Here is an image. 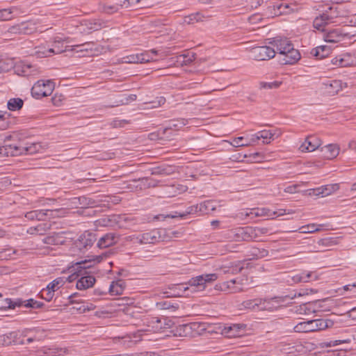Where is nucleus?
<instances>
[{
	"label": "nucleus",
	"instance_id": "24",
	"mask_svg": "<svg viewBox=\"0 0 356 356\" xmlns=\"http://www.w3.org/2000/svg\"><path fill=\"white\" fill-rule=\"evenodd\" d=\"M281 300L277 297H274L270 299H264L263 302L261 300L259 305L261 309L268 311H274L277 309L280 306Z\"/></svg>",
	"mask_w": 356,
	"mask_h": 356
},
{
	"label": "nucleus",
	"instance_id": "49",
	"mask_svg": "<svg viewBox=\"0 0 356 356\" xmlns=\"http://www.w3.org/2000/svg\"><path fill=\"white\" fill-rule=\"evenodd\" d=\"M44 306V304L42 302L34 300L33 298H30L25 300L24 307L26 308L31 309H40Z\"/></svg>",
	"mask_w": 356,
	"mask_h": 356
},
{
	"label": "nucleus",
	"instance_id": "33",
	"mask_svg": "<svg viewBox=\"0 0 356 356\" xmlns=\"http://www.w3.org/2000/svg\"><path fill=\"white\" fill-rule=\"evenodd\" d=\"M206 17L200 12L192 13L184 17L183 23L187 24H193L196 22H203Z\"/></svg>",
	"mask_w": 356,
	"mask_h": 356
},
{
	"label": "nucleus",
	"instance_id": "7",
	"mask_svg": "<svg viewBox=\"0 0 356 356\" xmlns=\"http://www.w3.org/2000/svg\"><path fill=\"white\" fill-rule=\"evenodd\" d=\"M217 279L218 275L216 273L202 274L192 277L188 283L191 286L197 287L198 291H203Z\"/></svg>",
	"mask_w": 356,
	"mask_h": 356
},
{
	"label": "nucleus",
	"instance_id": "36",
	"mask_svg": "<svg viewBox=\"0 0 356 356\" xmlns=\"http://www.w3.org/2000/svg\"><path fill=\"white\" fill-rule=\"evenodd\" d=\"M243 269V265L241 261L232 263L229 266L222 268L224 274H237Z\"/></svg>",
	"mask_w": 356,
	"mask_h": 356
},
{
	"label": "nucleus",
	"instance_id": "44",
	"mask_svg": "<svg viewBox=\"0 0 356 356\" xmlns=\"http://www.w3.org/2000/svg\"><path fill=\"white\" fill-rule=\"evenodd\" d=\"M157 55V51L152 49L149 52L140 54V63H146L154 60V56Z\"/></svg>",
	"mask_w": 356,
	"mask_h": 356
},
{
	"label": "nucleus",
	"instance_id": "30",
	"mask_svg": "<svg viewBox=\"0 0 356 356\" xmlns=\"http://www.w3.org/2000/svg\"><path fill=\"white\" fill-rule=\"evenodd\" d=\"M94 47V42H85L83 44L71 46L70 51H75L76 53H90L91 55H92Z\"/></svg>",
	"mask_w": 356,
	"mask_h": 356
},
{
	"label": "nucleus",
	"instance_id": "4",
	"mask_svg": "<svg viewBox=\"0 0 356 356\" xmlns=\"http://www.w3.org/2000/svg\"><path fill=\"white\" fill-rule=\"evenodd\" d=\"M99 223L106 227L127 229L136 223V219L126 214L111 215L99 220Z\"/></svg>",
	"mask_w": 356,
	"mask_h": 356
},
{
	"label": "nucleus",
	"instance_id": "46",
	"mask_svg": "<svg viewBox=\"0 0 356 356\" xmlns=\"http://www.w3.org/2000/svg\"><path fill=\"white\" fill-rule=\"evenodd\" d=\"M65 283V281L63 277H57L53 281H51L50 283L48 284L47 286L48 288V290L53 291L54 292L56 291L60 287H61Z\"/></svg>",
	"mask_w": 356,
	"mask_h": 356
},
{
	"label": "nucleus",
	"instance_id": "38",
	"mask_svg": "<svg viewBox=\"0 0 356 356\" xmlns=\"http://www.w3.org/2000/svg\"><path fill=\"white\" fill-rule=\"evenodd\" d=\"M24 105V101L19 97L11 98L8 101L7 107L11 111L20 110Z\"/></svg>",
	"mask_w": 356,
	"mask_h": 356
},
{
	"label": "nucleus",
	"instance_id": "18",
	"mask_svg": "<svg viewBox=\"0 0 356 356\" xmlns=\"http://www.w3.org/2000/svg\"><path fill=\"white\" fill-rule=\"evenodd\" d=\"M119 240V235L109 232L102 236L97 242L99 248H106L115 245Z\"/></svg>",
	"mask_w": 356,
	"mask_h": 356
},
{
	"label": "nucleus",
	"instance_id": "23",
	"mask_svg": "<svg viewBox=\"0 0 356 356\" xmlns=\"http://www.w3.org/2000/svg\"><path fill=\"white\" fill-rule=\"evenodd\" d=\"M324 90L329 95H334L342 90L341 83L339 80H330L323 83Z\"/></svg>",
	"mask_w": 356,
	"mask_h": 356
},
{
	"label": "nucleus",
	"instance_id": "42",
	"mask_svg": "<svg viewBox=\"0 0 356 356\" xmlns=\"http://www.w3.org/2000/svg\"><path fill=\"white\" fill-rule=\"evenodd\" d=\"M18 10L17 7L13 6L9 8H4L0 10V21H7L11 19L13 16V14Z\"/></svg>",
	"mask_w": 356,
	"mask_h": 356
},
{
	"label": "nucleus",
	"instance_id": "15",
	"mask_svg": "<svg viewBox=\"0 0 356 356\" xmlns=\"http://www.w3.org/2000/svg\"><path fill=\"white\" fill-rule=\"evenodd\" d=\"M339 189V184H330L310 190L309 195L325 197Z\"/></svg>",
	"mask_w": 356,
	"mask_h": 356
},
{
	"label": "nucleus",
	"instance_id": "32",
	"mask_svg": "<svg viewBox=\"0 0 356 356\" xmlns=\"http://www.w3.org/2000/svg\"><path fill=\"white\" fill-rule=\"evenodd\" d=\"M99 10L100 12L105 14L112 15L118 13L120 10V7L118 2L113 5H110L105 2H101L99 4Z\"/></svg>",
	"mask_w": 356,
	"mask_h": 356
},
{
	"label": "nucleus",
	"instance_id": "26",
	"mask_svg": "<svg viewBox=\"0 0 356 356\" xmlns=\"http://www.w3.org/2000/svg\"><path fill=\"white\" fill-rule=\"evenodd\" d=\"M126 287L125 282L123 280L113 281L108 287V292L112 296L121 295Z\"/></svg>",
	"mask_w": 356,
	"mask_h": 356
},
{
	"label": "nucleus",
	"instance_id": "60",
	"mask_svg": "<svg viewBox=\"0 0 356 356\" xmlns=\"http://www.w3.org/2000/svg\"><path fill=\"white\" fill-rule=\"evenodd\" d=\"M352 339L350 338H348L346 339H337L334 341H330L329 342L325 343L326 346L327 347H332V346H337L341 344H348L351 342Z\"/></svg>",
	"mask_w": 356,
	"mask_h": 356
},
{
	"label": "nucleus",
	"instance_id": "63",
	"mask_svg": "<svg viewBox=\"0 0 356 356\" xmlns=\"http://www.w3.org/2000/svg\"><path fill=\"white\" fill-rule=\"evenodd\" d=\"M325 26V22H323L320 15L316 17L313 22V26L317 30L324 31L323 26Z\"/></svg>",
	"mask_w": 356,
	"mask_h": 356
},
{
	"label": "nucleus",
	"instance_id": "8",
	"mask_svg": "<svg viewBox=\"0 0 356 356\" xmlns=\"http://www.w3.org/2000/svg\"><path fill=\"white\" fill-rule=\"evenodd\" d=\"M251 56L256 60H268L275 56L276 51L274 48L268 46H259L252 48L250 51Z\"/></svg>",
	"mask_w": 356,
	"mask_h": 356
},
{
	"label": "nucleus",
	"instance_id": "28",
	"mask_svg": "<svg viewBox=\"0 0 356 356\" xmlns=\"http://www.w3.org/2000/svg\"><path fill=\"white\" fill-rule=\"evenodd\" d=\"M23 333L24 337H28L29 335L33 336V337L37 341L42 340L46 337L45 330L40 327H33L26 329L23 332Z\"/></svg>",
	"mask_w": 356,
	"mask_h": 356
},
{
	"label": "nucleus",
	"instance_id": "17",
	"mask_svg": "<svg viewBox=\"0 0 356 356\" xmlns=\"http://www.w3.org/2000/svg\"><path fill=\"white\" fill-rule=\"evenodd\" d=\"M71 46L64 45L63 41L61 40H55L52 47L49 48L46 51L42 53L43 57H47L51 54H58L65 51H70Z\"/></svg>",
	"mask_w": 356,
	"mask_h": 356
},
{
	"label": "nucleus",
	"instance_id": "20",
	"mask_svg": "<svg viewBox=\"0 0 356 356\" xmlns=\"http://www.w3.org/2000/svg\"><path fill=\"white\" fill-rule=\"evenodd\" d=\"M65 232H53L44 238L43 241L44 243L51 245H59L65 243Z\"/></svg>",
	"mask_w": 356,
	"mask_h": 356
},
{
	"label": "nucleus",
	"instance_id": "57",
	"mask_svg": "<svg viewBox=\"0 0 356 356\" xmlns=\"http://www.w3.org/2000/svg\"><path fill=\"white\" fill-rule=\"evenodd\" d=\"M40 295L42 298L44 299L46 301L49 302L54 298V292L53 291L48 290V288L47 286L46 289H43L40 292Z\"/></svg>",
	"mask_w": 356,
	"mask_h": 356
},
{
	"label": "nucleus",
	"instance_id": "19",
	"mask_svg": "<svg viewBox=\"0 0 356 356\" xmlns=\"http://www.w3.org/2000/svg\"><path fill=\"white\" fill-rule=\"evenodd\" d=\"M285 213V210L283 209H279L277 211H272L270 209L268 208L253 209L250 212V214L254 215V216H267L271 218L283 216Z\"/></svg>",
	"mask_w": 356,
	"mask_h": 356
},
{
	"label": "nucleus",
	"instance_id": "10",
	"mask_svg": "<svg viewBox=\"0 0 356 356\" xmlns=\"http://www.w3.org/2000/svg\"><path fill=\"white\" fill-rule=\"evenodd\" d=\"M96 240L97 238L95 233L86 231L75 241V245L80 251H83L91 248Z\"/></svg>",
	"mask_w": 356,
	"mask_h": 356
},
{
	"label": "nucleus",
	"instance_id": "43",
	"mask_svg": "<svg viewBox=\"0 0 356 356\" xmlns=\"http://www.w3.org/2000/svg\"><path fill=\"white\" fill-rule=\"evenodd\" d=\"M11 114L7 111H0V129H7L10 124V118Z\"/></svg>",
	"mask_w": 356,
	"mask_h": 356
},
{
	"label": "nucleus",
	"instance_id": "9",
	"mask_svg": "<svg viewBox=\"0 0 356 356\" xmlns=\"http://www.w3.org/2000/svg\"><path fill=\"white\" fill-rule=\"evenodd\" d=\"M36 29L35 23L31 21H25L8 28V33L11 35H30Z\"/></svg>",
	"mask_w": 356,
	"mask_h": 356
},
{
	"label": "nucleus",
	"instance_id": "51",
	"mask_svg": "<svg viewBox=\"0 0 356 356\" xmlns=\"http://www.w3.org/2000/svg\"><path fill=\"white\" fill-rule=\"evenodd\" d=\"M143 0H120L118 1V4L120 7V9L125 8H128L130 7H134L137 6Z\"/></svg>",
	"mask_w": 356,
	"mask_h": 356
},
{
	"label": "nucleus",
	"instance_id": "25",
	"mask_svg": "<svg viewBox=\"0 0 356 356\" xmlns=\"http://www.w3.org/2000/svg\"><path fill=\"white\" fill-rule=\"evenodd\" d=\"M267 40H268V44H271L274 47H276L277 53L280 51L284 47L286 48L289 47L290 42H291L288 38L282 37L269 38Z\"/></svg>",
	"mask_w": 356,
	"mask_h": 356
},
{
	"label": "nucleus",
	"instance_id": "6",
	"mask_svg": "<svg viewBox=\"0 0 356 356\" xmlns=\"http://www.w3.org/2000/svg\"><path fill=\"white\" fill-rule=\"evenodd\" d=\"M200 327L201 324L197 322L179 325L173 330L174 335L184 337H195L200 334L198 330Z\"/></svg>",
	"mask_w": 356,
	"mask_h": 356
},
{
	"label": "nucleus",
	"instance_id": "12",
	"mask_svg": "<svg viewBox=\"0 0 356 356\" xmlns=\"http://www.w3.org/2000/svg\"><path fill=\"white\" fill-rule=\"evenodd\" d=\"M301 56L299 51L296 49H294L286 52V54H284V55L278 56L277 60L278 63L282 65H294L298 62Z\"/></svg>",
	"mask_w": 356,
	"mask_h": 356
},
{
	"label": "nucleus",
	"instance_id": "58",
	"mask_svg": "<svg viewBox=\"0 0 356 356\" xmlns=\"http://www.w3.org/2000/svg\"><path fill=\"white\" fill-rule=\"evenodd\" d=\"M282 84L281 81H272V82H261L260 83V87L261 88L264 89H273V88H277L280 86Z\"/></svg>",
	"mask_w": 356,
	"mask_h": 356
},
{
	"label": "nucleus",
	"instance_id": "47",
	"mask_svg": "<svg viewBox=\"0 0 356 356\" xmlns=\"http://www.w3.org/2000/svg\"><path fill=\"white\" fill-rule=\"evenodd\" d=\"M13 67L12 60L0 58V74L5 73Z\"/></svg>",
	"mask_w": 356,
	"mask_h": 356
},
{
	"label": "nucleus",
	"instance_id": "22",
	"mask_svg": "<svg viewBox=\"0 0 356 356\" xmlns=\"http://www.w3.org/2000/svg\"><path fill=\"white\" fill-rule=\"evenodd\" d=\"M322 156L326 159H332L339 153V147L336 144H328L321 148Z\"/></svg>",
	"mask_w": 356,
	"mask_h": 356
},
{
	"label": "nucleus",
	"instance_id": "34",
	"mask_svg": "<svg viewBox=\"0 0 356 356\" xmlns=\"http://www.w3.org/2000/svg\"><path fill=\"white\" fill-rule=\"evenodd\" d=\"M330 52V48L326 46H319L314 48L311 51V54L317 59H322L327 57Z\"/></svg>",
	"mask_w": 356,
	"mask_h": 356
},
{
	"label": "nucleus",
	"instance_id": "50",
	"mask_svg": "<svg viewBox=\"0 0 356 356\" xmlns=\"http://www.w3.org/2000/svg\"><path fill=\"white\" fill-rule=\"evenodd\" d=\"M78 200L81 208L94 207L96 204L95 200L84 196L79 197Z\"/></svg>",
	"mask_w": 356,
	"mask_h": 356
},
{
	"label": "nucleus",
	"instance_id": "39",
	"mask_svg": "<svg viewBox=\"0 0 356 356\" xmlns=\"http://www.w3.org/2000/svg\"><path fill=\"white\" fill-rule=\"evenodd\" d=\"M195 54L194 53H187L177 56V63L181 65H188L195 60Z\"/></svg>",
	"mask_w": 356,
	"mask_h": 356
},
{
	"label": "nucleus",
	"instance_id": "13",
	"mask_svg": "<svg viewBox=\"0 0 356 356\" xmlns=\"http://www.w3.org/2000/svg\"><path fill=\"white\" fill-rule=\"evenodd\" d=\"M321 140L316 136H309L300 146L299 149L302 152H311L319 148Z\"/></svg>",
	"mask_w": 356,
	"mask_h": 356
},
{
	"label": "nucleus",
	"instance_id": "29",
	"mask_svg": "<svg viewBox=\"0 0 356 356\" xmlns=\"http://www.w3.org/2000/svg\"><path fill=\"white\" fill-rule=\"evenodd\" d=\"M280 133L277 130H262L258 131L256 134L257 139H264V143H269L270 139H273L274 136L276 135V137L280 136Z\"/></svg>",
	"mask_w": 356,
	"mask_h": 356
},
{
	"label": "nucleus",
	"instance_id": "52",
	"mask_svg": "<svg viewBox=\"0 0 356 356\" xmlns=\"http://www.w3.org/2000/svg\"><path fill=\"white\" fill-rule=\"evenodd\" d=\"M299 230L300 233L306 234L314 233L321 230V229L317 227V225L312 223L302 226L301 227L299 228Z\"/></svg>",
	"mask_w": 356,
	"mask_h": 356
},
{
	"label": "nucleus",
	"instance_id": "11",
	"mask_svg": "<svg viewBox=\"0 0 356 356\" xmlns=\"http://www.w3.org/2000/svg\"><path fill=\"white\" fill-rule=\"evenodd\" d=\"M233 237L236 241H251L255 240L254 230L252 227H238L232 231Z\"/></svg>",
	"mask_w": 356,
	"mask_h": 356
},
{
	"label": "nucleus",
	"instance_id": "45",
	"mask_svg": "<svg viewBox=\"0 0 356 356\" xmlns=\"http://www.w3.org/2000/svg\"><path fill=\"white\" fill-rule=\"evenodd\" d=\"M187 123V120L184 118L174 119L170 121L168 129L173 130H179L184 127Z\"/></svg>",
	"mask_w": 356,
	"mask_h": 356
},
{
	"label": "nucleus",
	"instance_id": "55",
	"mask_svg": "<svg viewBox=\"0 0 356 356\" xmlns=\"http://www.w3.org/2000/svg\"><path fill=\"white\" fill-rule=\"evenodd\" d=\"M63 214V209H47V220L61 217Z\"/></svg>",
	"mask_w": 356,
	"mask_h": 356
},
{
	"label": "nucleus",
	"instance_id": "54",
	"mask_svg": "<svg viewBox=\"0 0 356 356\" xmlns=\"http://www.w3.org/2000/svg\"><path fill=\"white\" fill-rule=\"evenodd\" d=\"M30 68L29 65H17L14 67L15 72L22 76H28L29 75V70Z\"/></svg>",
	"mask_w": 356,
	"mask_h": 356
},
{
	"label": "nucleus",
	"instance_id": "64",
	"mask_svg": "<svg viewBox=\"0 0 356 356\" xmlns=\"http://www.w3.org/2000/svg\"><path fill=\"white\" fill-rule=\"evenodd\" d=\"M124 59L127 63H140V54L128 56Z\"/></svg>",
	"mask_w": 356,
	"mask_h": 356
},
{
	"label": "nucleus",
	"instance_id": "56",
	"mask_svg": "<svg viewBox=\"0 0 356 356\" xmlns=\"http://www.w3.org/2000/svg\"><path fill=\"white\" fill-rule=\"evenodd\" d=\"M95 308V306L89 302H83L81 305L79 307H74V309H76L79 313H85L86 312H89L93 310Z\"/></svg>",
	"mask_w": 356,
	"mask_h": 356
},
{
	"label": "nucleus",
	"instance_id": "35",
	"mask_svg": "<svg viewBox=\"0 0 356 356\" xmlns=\"http://www.w3.org/2000/svg\"><path fill=\"white\" fill-rule=\"evenodd\" d=\"M156 308L159 309L170 310L175 312L179 308V304L173 302L171 300H163L156 304Z\"/></svg>",
	"mask_w": 356,
	"mask_h": 356
},
{
	"label": "nucleus",
	"instance_id": "14",
	"mask_svg": "<svg viewBox=\"0 0 356 356\" xmlns=\"http://www.w3.org/2000/svg\"><path fill=\"white\" fill-rule=\"evenodd\" d=\"M246 329L245 323H232L225 326L223 331L229 337H239L245 333Z\"/></svg>",
	"mask_w": 356,
	"mask_h": 356
},
{
	"label": "nucleus",
	"instance_id": "27",
	"mask_svg": "<svg viewBox=\"0 0 356 356\" xmlns=\"http://www.w3.org/2000/svg\"><path fill=\"white\" fill-rule=\"evenodd\" d=\"M248 256L251 257V259H260L266 257L269 254L267 249L259 247H251L248 250Z\"/></svg>",
	"mask_w": 356,
	"mask_h": 356
},
{
	"label": "nucleus",
	"instance_id": "40",
	"mask_svg": "<svg viewBox=\"0 0 356 356\" xmlns=\"http://www.w3.org/2000/svg\"><path fill=\"white\" fill-rule=\"evenodd\" d=\"M17 332H10L0 336V343L3 346H8L11 344L13 342H15L17 337Z\"/></svg>",
	"mask_w": 356,
	"mask_h": 356
},
{
	"label": "nucleus",
	"instance_id": "62",
	"mask_svg": "<svg viewBox=\"0 0 356 356\" xmlns=\"http://www.w3.org/2000/svg\"><path fill=\"white\" fill-rule=\"evenodd\" d=\"M343 65L342 67L352 66L354 64V59L350 54H342Z\"/></svg>",
	"mask_w": 356,
	"mask_h": 356
},
{
	"label": "nucleus",
	"instance_id": "41",
	"mask_svg": "<svg viewBox=\"0 0 356 356\" xmlns=\"http://www.w3.org/2000/svg\"><path fill=\"white\" fill-rule=\"evenodd\" d=\"M198 207H200L198 210L200 216L209 213L215 209L213 202L209 200L199 204Z\"/></svg>",
	"mask_w": 356,
	"mask_h": 356
},
{
	"label": "nucleus",
	"instance_id": "37",
	"mask_svg": "<svg viewBox=\"0 0 356 356\" xmlns=\"http://www.w3.org/2000/svg\"><path fill=\"white\" fill-rule=\"evenodd\" d=\"M274 15H287L293 11L288 3H280L273 6Z\"/></svg>",
	"mask_w": 356,
	"mask_h": 356
},
{
	"label": "nucleus",
	"instance_id": "3",
	"mask_svg": "<svg viewBox=\"0 0 356 356\" xmlns=\"http://www.w3.org/2000/svg\"><path fill=\"white\" fill-rule=\"evenodd\" d=\"M333 325L334 321L331 319L318 318L300 322L294 327V330L298 332H317L332 327Z\"/></svg>",
	"mask_w": 356,
	"mask_h": 356
},
{
	"label": "nucleus",
	"instance_id": "48",
	"mask_svg": "<svg viewBox=\"0 0 356 356\" xmlns=\"http://www.w3.org/2000/svg\"><path fill=\"white\" fill-rule=\"evenodd\" d=\"M137 98L136 95L131 94L123 97L122 99L115 102V106L128 104L129 102L135 101ZM115 105H111L109 107H113Z\"/></svg>",
	"mask_w": 356,
	"mask_h": 356
},
{
	"label": "nucleus",
	"instance_id": "5",
	"mask_svg": "<svg viewBox=\"0 0 356 356\" xmlns=\"http://www.w3.org/2000/svg\"><path fill=\"white\" fill-rule=\"evenodd\" d=\"M54 82L51 80H38L31 88V95L35 99L49 96L54 90Z\"/></svg>",
	"mask_w": 356,
	"mask_h": 356
},
{
	"label": "nucleus",
	"instance_id": "31",
	"mask_svg": "<svg viewBox=\"0 0 356 356\" xmlns=\"http://www.w3.org/2000/svg\"><path fill=\"white\" fill-rule=\"evenodd\" d=\"M342 38L343 35L341 33L339 29L330 30L323 35L325 41L331 43L338 42L341 40Z\"/></svg>",
	"mask_w": 356,
	"mask_h": 356
},
{
	"label": "nucleus",
	"instance_id": "59",
	"mask_svg": "<svg viewBox=\"0 0 356 356\" xmlns=\"http://www.w3.org/2000/svg\"><path fill=\"white\" fill-rule=\"evenodd\" d=\"M8 301L9 305H8L7 307H9L10 309H14L16 307L24 306L25 304V300H23L21 298H17L15 301L11 298H9Z\"/></svg>",
	"mask_w": 356,
	"mask_h": 356
},
{
	"label": "nucleus",
	"instance_id": "21",
	"mask_svg": "<svg viewBox=\"0 0 356 356\" xmlns=\"http://www.w3.org/2000/svg\"><path fill=\"white\" fill-rule=\"evenodd\" d=\"M159 238V232L156 230H152L140 234L137 237V239H138L139 243L141 244H153L156 243Z\"/></svg>",
	"mask_w": 356,
	"mask_h": 356
},
{
	"label": "nucleus",
	"instance_id": "61",
	"mask_svg": "<svg viewBox=\"0 0 356 356\" xmlns=\"http://www.w3.org/2000/svg\"><path fill=\"white\" fill-rule=\"evenodd\" d=\"M198 205L199 204H196V205H193V206L188 207L186 209V212L183 213H179V216L181 217V218H184L186 216H187L188 214H198L199 215V211L198 210H199L200 207H198Z\"/></svg>",
	"mask_w": 356,
	"mask_h": 356
},
{
	"label": "nucleus",
	"instance_id": "2",
	"mask_svg": "<svg viewBox=\"0 0 356 356\" xmlns=\"http://www.w3.org/2000/svg\"><path fill=\"white\" fill-rule=\"evenodd\" d=\"M76 277H81L76 282V288L79 290H85L92 287L95 283V277L92 275L91 261H81L74 266Z\"/></svg>",
	"mask_w": 356,
	"mask_h": 356
},
{
	"label": "nucleus",
	"instance_id": "1",
	"mask_svg": "<svg viewBox=\"0 0 356 356\" xmlns=\"http://www.w3.org/2000/svg\"><path fill=\"white\" fill-rule=\"evenodd\" d=\"M37 151L36 145H29L19 139L18 134L2 137L0 154L6 156H17L22 154H32Z\"/></svg>",
	"mask_w": 356,
	"mask_h": 356
},
{
	"label": "nucleus",
	"instance_id": "53",
	"mask_svg": "<svg viewBox=\"0 0 356 356\" xmlns=\"http://www.w3.org/2000/svg\"><path fill=\"white\" fill-rule=\"evenodd\" d=\"M154 320L153 321V323H156L157 325H156V328L157 329H166V328H169L171 325V321L168 320L167 321L166 318H163V320L165 321V323H164V325H163L162 323V319L161 318H159L158 317H155L154 318Z\"/></svg>",
	"mask_w": 356,
	"mask_h": 356
},
{
	"label": "nucleus",
	"instance_id": "16",
	"mask_svg": "<svg viewBox=\"0 0 356 356\" xmlns=\"http://www.w3.org/2000/svg\"><path fill=\"white\" fill-rule=\"evenodd\" d=\"M239 281L238 279H232L229 281L223 282L219 284L216 285V289L225 291L227 293H234L242 291V288L236 286Z\"/></svg>",
	"mask_w": 356,
	"mask_h": 356
}]
</instances>
